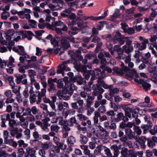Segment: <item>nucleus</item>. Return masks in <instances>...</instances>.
Here are the masks:
<instances>
[{
    "label": "nucleus",
    "mask_w": 157,
    "mask_h": 157,
    "mask_svg": "<svg viewBox=\"0 0 157 157\" xmlns=\"http://www.w3.org/2000/svg\"><path fill=\"white\" fill-rule=\"evenodd\" d=\"M68 64L69 60L63 61L61 64H59L58 66L56 72L58 74L62 73L63 76L64 77L63 80L65 83L64 91L67 90L68 87L69 78L66 75H69Z\"/></svg>",
    "instance_id": "obj_1"
},
{
    "label": "nucleus",
    "mask_w": 157,
    "mask_h": 157,
    "mask_svg": "<svg viewBox=\"0 0 157 157\" xmlns=\"http://www.w3.org/2000/svg\"><path fill=\"white\" fill-rule=\"evenodd\" d=\"M10 132L11 136L14 137L15 136L17 139H20L22 137V134L18 132V128H10Z\"/></svg>",
    "instance_id": "obj_2"
},
{
    "label": "nucleus",
    "mask_w": 157,
    "mask_h": 157,
    "mask_svg": "<svg viewBox=\"0 0 157 157\" xmlns=\"http://www.w3.org/2000/svg\"><path fill=\"white\" fill-rule=\"evenodd\" d=\"M68 37L62 36L60 40L61 47L63 50L68 49L69 47L68 42Z\"/></svg>",
    "instance_id": "obj_3"
},
{
    "label": "nucleus",
    "mask_w": 157,
    "mask_h": 157,
    "mask_svg": "<svg viewBox=\"0 0 157 157\" xmlns=\"http://www.w3.org/2000/svg\"><path fill=\"white\" fill-rule=\"evenodd\" d=\"M46 92L45 89H42L40 92L39 91L38 94V98L36 101V104H39L42 101V98L43 99L46 97Z\"/></svg>",
    "instance_id": "obj_4"
},
{
    "label": "nucleus",
    "mask_w": 157,
    "mask_h": 157,
    "mask_svg": "<svg viewBox=\"0 0 157 157\" xmlns=\"http://www.w3.org/2000/svg\"><path fill=\"white\" fill-rule=\"evenodd\" d=\"M27 155L25 157H27L29 155L32 157H34L35 156V154L36 151L33 148L31 147H28L26 149Z\"/></svg>",
    "instance_id": "obj_5"
},
{
    "label": "nucleus",
    "mask_w": 157,
    "mask_h": 157,
    "mask_svg": "<svg viewBox=\"0 0 157 157\" xmlns=\"http://www.w3.org/2000/svg\"><path fill=\"white\" fill-rule=\"evenodd\" d=\"M52 146V143L49 142H47L41 144V148L44 150L48 149Z\"/></svg>",
    "instance_id": "obj_6"
},
{
    "label": "nucleus",
    "mask_w": 157,
    "mask_h": 157,
    "mask_svg": "<svg viewBox=\"0 0 157 157\" xmlns=\"http://www.w3.org/2000/svg\"><path fill=\"white\" fill-rule=\"evenodd\" d=\"M8 124L10 128H14L18 125L17 122L14 119L10 120Z\"/></svg>",
    "instance_id": "obj_7"
},
{
    "label": "nucleus",
    "mask_w": 157,
    "mask_h": 157,
    "mask_svg": "<svg viewBox=\"0 0 157 157\" xmlns=\"http://www.w3.org/2000/svg\"><path fill=\"white\" fill-rule=\"evenodd\" d=\"M64 86L63 88V90H58L57 93L56 94V95L60 99H61L62 97V95H63V92H64L65 93H67L68 92V89L69 88V83H68V87L67 88V90H65L64 91L63 90L64 88Z\"/></svg>",
    "instance_id": "obj_8"
},
{
    "label": "nucleus",
    "mask_w": 157,
    "mask_h": 157,
    "mask_svg": "<svg viewBox=\"0 0 157 157\" xmlns=\"http://www.w3.org/2000/svg\"><path fill=\"white\" fill-rule=\"evenodd\" d=\"M26 75L25 74L19 75L16 76V82L17 83L19 84L21 82L22 80L26 77Z\"/></svg>",
    "instance_id": "obj_9"
},
{
    "label": "nucleus",
    "mask_w": 157,
    "mask_h": 157,
    "mask_svg": "<svg viewBox=\"0 0 157 157\" xmlns=\"http://www.w3.org/2000/svg\"><path fill=\"white\" fill-rule=\"evenodd\" d=\"M29 102L31 104H33L37 101L36 96V95L33 94L29 95Z\"/></svg>",
    "instance_id": "obj_10"
},
{
    "label": "nucleus",
    "mask_w": 157,
    "mask_h": 157,
    "mask_svg": "<svg viewBox=\"0 0 157 157\" xmlns=\"http://www.w3.org/2000/svg\"><path fill=\"white\" fill-rule=\"evenodd\" d=\"M40 107L43 110V113H45L48 112V106L43 103L41 104L40 105Z\"/></svg>",
    "instance_id": "obj_11"
},
{
    "label": "nucleus",
    "mask_w": 157,
    "mask_h": 157,
    "mask_svg": "<svg viewBox=\"0 0 157 157\" xmlns=\"http://www.w3.org/2000/svg\"><path fill=\"white\" fill-rule=\"evenodd\" d=\"M63 126V130H67V131H69V128L68 127V124L67 121L63 120L61 122Z\"/></svg>",
    "instance_id": "obj_12"
},
{
    "label": "nucleus",
    "mask_w": 157,
    "mask_h": 157,
    "mask_svg": "<svg viewBox=\"0 0 157 157\" xmlns=\"http://www.w3.org/2000/svg\"><path fill=\"white\" fill-rule=\"evenodd\" d=\"M28 85L26 86H25V88L24 89L23 93V96L25 98H28L29 96V90H28Z\"/></svg>",
    "instance_id": "obj_13"
},
{
    "label": "nucleus",
    "mask_w": 157,
    "mask_h": 157,
    "mask_svg": "<svg viewBox=\"0 0 157 157\" xmlns=\"http://www.w3.org/2000/svg\"><path fill=\"white\" fill-rule=\"evenodd\" d=\"M1 18L4 20H6L10 16L9 13L7 12H4L1 14Z\"/></svg>",
    "instance_id": "obj_14"
},
{
    "label": "nucleus",
    "mask_w": 157,
    "mask_h": 157,
    "mask_svg": "<svg viewBox=\"0 0 157 157\" xmlns=\"http://www.w3.org/2000/svg\"><path fill=\"white\" fill-rule=\"evenodd\" d=\"M17 123L18 125H20L22 127L25 128H27L29 124L28 121H26L23 123L18 121Z\"/></svg>",
    "instance_id": "obj_15"
},
{
    "label": "nucleus",
    "mask_w": 157,
    "mask_h": 157,
    "mask_svg": "<svg viewBox=\"0 0 157 157\" xmlns=\"http://www.w3.org/2000/svg\"><path fill=\"white\" fill-rule=\"evenodd\" d=\"M31 113L33 115H35L39 113V110L37 109L36 106H33L31 109Z\"/></svg>",
    "instance_id": "obj_16"
},
{
    "label": "nucleus",
    "mask_w": 157,
    "mask_h": 157,
    "mask_svg": "<svg viewBox=\"0 0 157 157\" xmlns=\"http://www.w3.org/2000/svg\"><path fill=\"white\" fill-rule=\"evenodd\" d=\"M32 114L31 113V109L29 107H27L25 109V112L24 113L23 116H28Z\"/></svg>",
    "instance_id": "obj_17"
},
{
    "label": "nucleus",
    "mask_w": 157,
    "mask_h": 157,
    "mask_svg": "<svg viewBox=\"0 0 157 157\" xmlns=\"http://www.w3.org/2000/svg\"><path fill=\"white\" fill-rule=\"evenodd\" d=\"M27 121L29 122H33L35 121V117L33 115L31 114L29 116H28L26 118Z\"/></svg>",
    "instance_id": "obj_18"
},
{
    "label": "nucleus",
    "mask_w": 157,
    "mask_h": 157,
    "mask_svg": "<svg viewBox=\"0 0 157 157\" xmlns=\"http://www.w3.org/2000/svg\"><path fill=\"white\" fill-rule=\"evenodd\" d=\"M12 97H10L7 98L6 100L5 103L6 104H9L14 103L15 99H13L11 98Z\"/></svg>",
    "instance_id": "obj_19"
},
{
    "label": "nucleus",
    "mask_w": 157,
    "mask_h": 157,
    "mask_svg": "<svg viewBox=\"0 0 157 157\" xmlns=\"http://www.w3.org/2000/svg\"><path fill=\"white\" fill-rule=\"evenodd\" d=\"M59 129V127L56 124L52 125L51 126V131L57 132Z\"/></svg>",
    "instance_id": "obj_20"
},
{
    "label": "nucleus",
    "mask_w": 157,
    "mask_h": 157,
    "mask_svg": "<svg viewBox=\"0 0 157 157\" xmlns=\"http://www.w3.org/2000/svg\"><path fill=\"white\" fill-rule=\"evenodd\" d=\"M52 29L53 30H55L56 33L59 35H61L63 34L61 29H60L55 27H52Z\"/></svg>",
    "instance_id": "obj_21"
},
{
    "label": "nucleus",
    "mask_w": 157,
    "mask_h": 157,
    "mask_svg": "<svg viewBox=\"0 0 157 157\" xmlns=\"http://www.w3.org/2000/svg\"><path fill=\"white\" fill-rule=\"evenodd\" d=\"M4 95L7 98L12 97V94L11 90H6L4 93Z\"/></svg>",
    "instance_id": "obj_22"
},
{
    "label": "nucleus",
    "mask_w": 157,
    "mask_h": 157,
    "mask_svg": "<svg viewBox=\"0 0 157 157\" xmlns=\"http://www.w3.org/2000/svg\"><path fill=\"white\" fill-rule=\"evenodd\" d=\"M50 42L51 43L53 44L54 47L58 45V41L56 40V38H52Z\"/></svg>",
    "instance_id": "obj_23"
},
{
    "label": "nucleus",
    "mask_w": 157,
    "mask_h": 157,
    "mask_svg": "<svg viewBox=\"0 0 157 157\" xmlns=\"http://www.w3.org/2000/svg\"><path fill=\"white\" fill-rule=\"evenodd\" d=\"M6 64V63L5 61L2 60L0 58V68L2 69L5 68Z\"/></svg>",
    "instance_id": "obj_24"
},
{
    "label": "nucleus",
    "mask_w": 157,
    "mask_h": 157,
    "mask_svg": "<svg viewBox=\"0 0 157 157\" xmlns=\"http://www.w3.org/2000/svg\"><path fill=\"white\" fill-rule=\"evenodd\" d=\"M62 16L64 17H68L69 16V10H66L63 11V12L61 13Z\"/></svg>",
    "instance_id": "obj_25"
},
{
    "label": "nucleus",
    "mask_w": 157,
    "mask_h": 157,
    "mask_svg": "<svg viewBox=\"0 0 157 157\" xmlns=\"http://www.w3.org/2000/svg\"><path fill=\"white\" fill-rule=\"evenodd\" d=\"M63 23L62 21H55L53 23V25L54 27L56 26H62Z\"/></svg>",
    "instance_id": "obj_26"
},
{
    "label": "nucleus",
    "mask_w": 157,
    "mask_h": 157,
    "mask_svg": "<svg viewBox=\"0 0 157 157\" xmlns=\"http://www.w3.org/2000/svg\"><path fill=\"white\" fill-rule=\"evenodd\" d=\"M19 35L22 37V39L24 38L27 37L26 32L25 31H21L19 33Z\"/></svg>",
    "instance_id": "obj_27"
},
{
    "label": "nucleus",
    "mask_w": 157,
    "mask_h": 157,
    "mask_svg": "<svg viewBox=\"0 0 157 157\" xmlns=\"http://www.w3.org/2000/svg\"><path fill=\"white\" fill-rule=\"evenodd\" d=\"M29 76L31 77H34V76L36 75V72L33 70H29L28 71Z\"/></svg>",
    "instance_id": "obj_28"
},
{
    "label": "nucleus",
    "mask_w": 157,
    "mask_h": 157,
    "mask_svg": "<svg viewBox=\"0 0 157 157\" xmlns=\"http://www.w3.org/2000/svg\"><path fill=\"white\" fill-rule=\"evenodd\" d=\"M38 153L42 157L45 156L46 155L45 150L42 148L39 149Z\"/></svg>",
    "instance_id": "obj_29"
},
{
    "label": "nucleus",
    "mask_w": 157,
    "mask_h": 157,
    "mask_svg": "<svg viewBox=\"0 0 157 157\" xmlns=\"http://www.w3.org/2000/svg\"><path fill=\"white\" fill-rule=\"evenodd\" d=\"M48 125L49 126V125H48V124H47L44 123H43L41 125L42 129H43L44 131H47L48 129Z\"/></svg>",
    "instance_id": "obj_30"
},
{
    "label": "nucleus",
    "mask_w": 157,
    "mask_h": 157,
    "mask_svg": "<svg viewBox=\"0 0 157 157\" xmlns=\"http://www.w3.org/2000/svg\"><path fill=\"white\" fill-rule=\"evenodd\" d=\"M48 84H49L51 90H56V87L54 85L53 83L51 82H48Z\"/></svg>",
    "instance_id": "obj_31"
},
{
    "label": "nucleus",
    "mask_w": 157,
    "mask_h": 157,
    "mask_svg": "<svg viewBox=\"0 0 157 157\" xmlns=\"http://www.w3.org/2000/svg\"><path fill=\"white\" fill-rule=\"evenodd\" d=\"M29 21L30 23V25L33 28H35L37 27V25H36V22L33 20H29Z\"/></svg>",
    "instance_id": "obj_32"
},
{
    "label": "nucleus",
    "mask_w": 157,
    "mask_h": 157,
    "mask_svg": "<svg viewBox=\"0 0 157 157\" xmlns=\"http://www.w3.org/2000/svg\"><path fill=\"white\" fill-rule=\"evenodd\" d=\"M57 88L59 89L63 88L64 86H63V83L61 81L58 80L57 82Z\"/></svg>",
    "instance_id": "obj_33"
},
{
    "label": "nucleus",
    "mask_w": 157,
    "mask_h": 157,
    "mask_svg": "<svg viewBox=\"0 0 157 157\" xmlns=\"http://www.w3.org/2000/svg\"><path fill=\"white\" fill-rule=\"evenodd\" d=\"M53 140L54 142L56 144L57 146L59 145V144L60 143L59 142L60 140L59 139V138L56 136H54L53 138Z\"/></svg>",
    "instance_id": "obj_34"
},
{
    "label": "nucleus",
    "mask_w": 157,
    "mask_h": 157,
    "mask_svg": "<svg viewBox=\"0 0 157 157\" xmlns=\"http://www.w3.org/2000/svg\"><path fill=\"white\" fill-rule=\"evenodd\" d=\"M36 55L37 56H40L41 55L42 53V51L38 47H36Z\"/></svg>",
    "instance_id": "obj_35"
},
{
    "label": "nucleus",
    "mask_w": 157,
    "mask_h": 157,
    "mask_svg": "<svg viewBox=\"0 0 157 157\" xmlns=\"http://www.w3.org/2000/svg\"><path fill=\"white\" fill-rule=\"evenodd\" d=\"M41 0H32V4L33 6H36L38 3L40 2Z\"/></svg>",
    "instance_id": "obj_36"
},
{
    "label": "nucleus",
    "mask_w": 157,
    "mask_h": 157,
    "mask_svg": "<svg viewBox=\"0 0 157 157\" xmlns=\"http://www.w3.org/2000/svg\"><path fill=\"white\" fill-rule=\"evenodd\" d=\"M56 154L54 150H49V156L50 157H52L55 156Z\"/></svg>",
    "instance_id": "obj_37"
},
{
    "label": "nucleus",
    "mask_w": 157,
    "mask_h": 157,
    "mask_svg": "<svg viewBox=\"0 0 157 157\" xmlns=\"http://www.w3.org/2000/svg\"><path fill=\"white\" fill-rule=\"evenodd\" d=\"M61 26L62 27L61 29L63 31H67L68 29L67 27L63 23L62 25Z\"/></svg>",
    "instance_id": "obj_38"
},
{
    "label": "nucleus",
    "mask_w": 157,
    "mask_h": 157,
    "mask_svg": "<svg viewBox=\"0 0 157 157\" xmlns=\"http://www.w3.org/2000/svg\"><path fill=\"white\" fill-rule=\"evenodd\" d=\"M57 146H59L61 149L64 150L66 148V146L63 143H60Z\"/></svg>",
    "instance_id": "obj_39"
},
{
    "label": "nucleus",
    "mask_w": 157,
    "mask_h": 157,
    "mask_svg": "<svg viewBox=\"0 0 157 157\" xmlns=\"http://www.w3.org/2000/svg\"><path fill=\"white\" fill-rule=\"evenodd\" d=\"M42 137L43 139L47 140H50V138L49 135L44 134L42 135Z\"/></svg>",
    "instance_id": "obj_40"
},
{
    "label": "nucleus",
    "mask_w": 157,
    "mask_h": 157,
    "mask_svg": "<svg viewBox=\"0 0 157 157\" xmlns=\"http://www.w3.org/2000/svg\"><path fill=\"white\" fill-rule=\"evenodd\" d=\"M8 50L5 47H2L0 48V52L1 53H4L7 52Z\"/></svg>",
    "instance_id": "obj_41"
},
{
    "label": "nucleus",
    "mask_w": 157,
    "mask_h": 157,
    "mask_svg": "<svg viewBox=\"0 0 157 157\" xmlns=\"http://www.w3.org/2000/svg\"><path fill=\"white\" fill-rule=\"evenodd\" d=\"M9 135V132L7 130H4L3 131V136L4 138H8Z\"/></svg>",
    "instance_id": "obj_42"
},
{
    "label": "nucleus",
    "mask_w": 157,
    "mask_h": 157,
    "mask_svg": "<svg viewBox=\"0 0 157 157\" xmlns=\"http://www.w3.org/2000/svg\"><path fill=\"white\" fill-rule=\"evenodd\" d=\"M48 114L50 117H56V113L53 112H48Z\"/></svg>",
    "instance_id": "obj_43"
},
{
    "label": "nucleus",
    "mask_w": 157,
    "mask_h": 157,
    "mask_svg": "<svg viewBox=\"0 0 157 157\" xmlns=\"http://www.w3.org/2000/svg\"><path fill=\"white\" fill-rule=\"evenodd\" d=\"M43 30H40L36 31L35 32V33L38 36H41L42 34L44 33Z\"/></svg>",
    "instance_id": "obj_44"
},
{
    "label": "nucleus",
    "mask_w": 157,
    "mask_h": 157,
    "mask_svg": "<svg viewBox=\"0 0 157 157\" xmlns=\"http://www.w3.org/2000/svg\"><path fill=\"white\" fill-rule=\"evenodd\" d=\"M33 136L34 138L36 139L39 138V135L37 131H35L33 133Z\"/></svg>",
    "instance_id": "obj_45"
},
{
    "label": "nucleus",
    "mask_w": 157,
    "mask_h": 157,
    "mask_svg": "<svg viewBox=\"0 0 157 157\" xmlns=\"http://www.w3.org/2000/svg\"><path fill=\"white\" fill-rule=\"evenodd\" d=\"M49 7L50 8L51 10L52 11L56 10H57L56 8L55 7V6L53 4H49Z\"/></svg>",
    "instance_id": "obj_46"
},
{
    "label": "nucleus",
    "mask_w": 157,
    "mask_h": 157,
    "mask_svg": "<svg viewBox=\"0 0 157 157\" xmlns=\"http://www.w3.org/2000/svg\"><path fill=\"white\" fill-rule=\"evenodd\" d=\"M2 124L1 126L3 127H5L6 126V125L5 124V123L6 121L5 118H2Z\"/></svg>",
    "instance_id": "obj_47"
},
{
    "label": "nucleus",
    "mask_w": 157,
    "mask_h": 157,
    "mask_svg": "<svg viewBox=\"0 0 157 157\" xmlns=\"http://www.w3.org/2000/svg\"><path fill=\"white\" fill-rule=\"evenodd\" d=\"M12 106L10 105H8L6 107V111L8 112H10L12 111Z\"/></svg>",
    "instance_id": "obj_48"
},
{
    "label": "nucleus",
    "mask_w": 157,
    "mask_h": 157,
    "mask_svg": "<svg viewBox=\"0 0 157 157\" xmlns=\"http://www.w3.org/2000/svg\"><path fill=\"white\" fill-rule=\"evenodd\" d=\"M35 87L37 90H39L40 89V87L39 84L38 82H35L34 83V84Z\"/></svg>",
    "instance_id": "obj_49"
},
{
    "label": "nucleus",
    "mask_w": 157,
    "mask_h": 157,
    "mask_svg": "<svg viewBox=\"0 0 157 157\" xmlns=\"http://www.w3.org/2000/svg\"><path fill=\"white\" fill-rule=\"evenodd\" d=\"M55 102H52L51 101L49 103V104L51 107V108H52V109L53 110H54L56 108V106L55 105Z\"/></svg>",
    "instance_id": "obj_50"
},
{
    "label": "nucleus",
    "mask_w": 157,
    "mask_h": 157,
    "mask_svg": "<svg viewBox=\"0 0 157 157\" xmlns=\"http://www.w3.org/2000/svg\"><path fill=\"white\" fill-rule=\"evenodd\" d=\"M68 132L67 130H63V137L64 138H66L68 136V132Z\"/></svg>",
    "instance_id": "obj_51"
},
{
    "label": "nucleus",
    "mask_w": 157,
    "mask_h": 157,
    "mask_svg": "<svg viewBox=\"0 0 157 157\" xmlns=\"http://www.w3.org/2000/svg\"><path fill=\"white\" fill-rule=\"evenodd\" d=\"M34 88L33 86H30V88L29 89V95H31L33 94H34Z\"/></svg>",
    "instance_id": "obj_52"
},
{
    "label": "nucleus",
    "mask_w": 157,
    "mask_h": 157,
    "mask_svg": "<svg viewBox=\"0 0 157 157\" xmlns=\"http://www.w3.org/2000/svg\"><path fill=\"white\" fill-rule=\"evenodd\" d=\"M6 38L7 40H10L11 39V36H10V35L9 34V31L7 32L6 33Z\"/></svg>",
    "instance_id": "obj_53"
},
{
    "label": "nucleus",
    "mask_w": 157,
    "mask_h": 157,
    "mask_svg": "<svg viewBox=\"0 0 157 157\" xmlns=\"http://www.w3.org/2000/svg\"><path fill=\"white\" fill-rule=\"evenodd\" d=\"M49 75L51 76L54 75L55 74V70L53 69L49 70Z\"/></svg>",
    "instance_id": "obj_54"
},
{
    "label": "nucleus",
    "mask_w": 157,
    "mask_h": 157,
    "mask_svg": "<svg viewBox=\"0 0 157 157\" xmlns=\"http://www.w3.org/2000/svg\"><path fill=\"white\" fill-rule=\"evenodd\" d=\"M19 71L21 73H24L25 72V71L23 66L20 67L19 69Z\"/></svg>",
    "instance_id": "obj_55"
},
{
    "label": "nucleus",
    "mask_w": 157,
    "mask_h": 157,
    "mask_svg": "<svg viewBox=\"0 0 157 157\" xmlns=\"http://www.w3.org/2000/svg\"><path fill=\"white\" fill-rule=\"evenodd\" d=\"M13 69L12 67H9L6 69L7 72L9 74H12L13 73Z\"/></svg>",
    "instance_id": "obj_56"
},
{
    "label": "nucleus",
    "mask_w": 157,
    "mask_h": 157,
    "mask_svg": "<svg viewBox=\"0 0 157 157\" xmlns=\"http://www.w3.org/2000/svg\"><path fill=\"white\" fill-rule=\"evenodd\" d=\"M58 117H53L52 119V123H57L58 122Z\"/></svg>",
    "instance_id": "obj_57"
},
{
    "label": "nucleus",
    "mask_w": 157,
    "mask_h": 157,
    "mask_svg": "<svg viewBox=\"0 0 157 157\" xmlns=\"http://www.w3.org/2000/svg\"><path fill=\"white\" fill-rule=\"evenodd\" d=\"M17 143L18 144L19 146L20 147H21L24 144V141L22 140H19L17 141Z\"/></svg>",
    "instance_id": "obj_58"
},
{
    "label": "nucleus",
    "mask_w": 157,
    "mask_h": 157,
    "mask_svg": "<svg viewBox=\"0 0 157 157\" xmlns=\"http://www.w3.org/2000/svg\"><path fill=\"white\" fill-rule=\"evenodd\" d=\"M54 150L55 151L56 153H58L60 151V147L59 146H55L54 148Z\"/></svg>",
    "instance_id": "obj_59"
},
{
    "label": "nucleus",
    "mask_w": 157,
    "mask_h": 157,
    "mask_svg": "<svg viewBox=\"0 0 157 157\" xmlns=\"http://www.w3.org/2000/svg\"><path fill=\"white\" fill-rule=\"evenodd\" d=\"M43 99L44 100V102L45 103H49L51 101L49 98H47L46 96Z\"/></svg>",
    "instance_id": "obj_60"
},
{
    "label": "nucleus",
    "mask_w": 157,
    "mask_h": 157,
    "mask_svg": "<svg viewBox=\"0 0 157 157\" xmlns=\"http://www.w3.org/2000/svg\"><path fill=\"white\" fill-rule=\"evenodd\" d=\"M11 88L12 89V92L13 93L15 94H17L18 93V90L17 88H15L14 86Z\"/></svg>",
    "instance_id": "obj_61"
},
{
    "label": "nucleus",
    "mask_w": 157,
    "mask_h": 157,
    "mask_svg": "<svg viewBox=\"0 0 157 157\" xmlns=\"http://www.w3.org/2000/svg\"><path fill=\"white\" fill-rule=\"evenodd\" d=\"M18 48L19 50H20L22 54L24 53V47L21 46H18Z\"/></svg>",
    "instance_id": "obj_62"
},
{
    "label": "nucleus",
    "mask_w": 157,
    "mask_h": 157,
    "mask_svg": "<svg viewBox=\"0 0 157 157\" xmlns=\"http://www.w3.org/2000/svg\"><path fill=\"white\" fill-rule=\"evenodd\" d=\"M50 120V119L48 117H46L45 118L43 119V122L46 124H48V122Z\"/></svg>",
    "instance_id": "obj_63"
},
{
    "label": "nucleus",
    "mask_w": 157,
    "mask_h": 157,
    "mask_svg": "<svg viewBox=\"0 0 157 157\" xmlns=\"http://www.w3.org/2000/svg\"><path fill=\"white\" fill-rule=\"evenodd\" d=\"M30 130L29 129H27L24 131V134L26 136H29L30 133Z\"/></svg>",
    "instance_id": "obj_64"
}]
</instances>
